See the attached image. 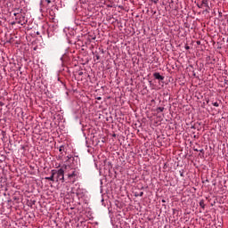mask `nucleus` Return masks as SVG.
Here are the masks:
<instances>
[{"label": "nucleus", "mask_w": 228, "mask_h": 228, "mask_svg": "<svg viewBox=\"0 0 228 228\" xmlns=\"http://www.w3.org/2000/svg\"><path fill=\"white\" fill-rule=\"evenodd\" d=\"M207 102H209V100H208Z\"/></svg>", "instance_id": "17"}, {"label": "nucleus", "mask_w": 228, "mask_h": 228, "mask_svg": "<svg viewBox=\"0 0 228 228\" xmlns=\"http://www.w3.org/2000/svg\"><path fill=\"white\" fill-rule=\"evenodd\" d=\"M64 169L68 173V179H69L71 183H76L77 179L79 177V171L76 168V166L67 162L64 165Z\"/></svg>", "instance_id": "1"}, {"label": "nucleus", "mask_w": 228, "mask_h": 228, "mask_svg": "<svg viewBox=\"0 0 228 228\" xmlns=\"http://www.w3.org/2000/svg\"><path fill=\"white\" fill-rule=\"evenodd\" d=\"M14 19H15V23L16 24H21L22 25V20H24V17L22 16V14L19 13V12H14Z\"/></svg>", "instance_id": "3"}, {"label": "nucleus", "mask_w": 228, "mask_h": 228, "mask_svg": "<svg viewBox=\"0 0 228 228\" xmlns=\"http://www.w3.org/2000/svg\"><path fill=\"white\" fill-rule=\"evenodd\" d=\"M156 111H157V113H161V112L165 111V108L164 107H158Z\"/></svg>", "instance_id": "6"}, {"label": "nucleus", "mask_w": 228, "mask_h": 228, "mask_svg": "<svg viewBox=\"0 0 228 228\" xmlns=\"http://www.w3.org/2000/svg\"><path fill=\"white\" fill-rule=\"evenodd\" d=\"M51 172L53 175L55 183H60V181H61V183L65 182V171L63 168L53 169Z\"/></svg>", "instance_id": "2"}, {"label": "nucleus", "mask_w": 228, "mask_h": 228, "mask_svg": "<svg viewBox=\"0 0 228 228\" xmlns=\"http://www.w3.org/2000/svg\"><path fill=\"white\" fill-rule=\"evenodd\" d=\"M63 149H64V146L61 145V146H60L59 151H60L61 152H63Z\"/></svg>", "instance_id": "9"}, {"label": "nucleus", "mask_w": 228, "mask_h": 228, "mask_svg": "<svg viewBox=\"0 0 228 228\" xmlns=\"http://www.w3.org/2000/svg\"><path fill=\"white\" fill-rule=\"evenodd\" d=\"M140 197H143V192H140Z\"/></svg>", "instance_id": "13"}, {"label": "nucleus", "mask_w": 228, "mask_h": 228, "mask_svg": "<svg viewBox=\"0 0 228 228\" xmlns=\"http://www.w3.org/2000/svg\"><path fill=\"white\" fill-rule=\"evenodd\" d=\"M200 208H202V209H204L205 208L204 201H200Z\"/></svg>", "instance_id": "8"}, {"label": "nucleus", "mask_w": 228, "mask_h": 228, "mask_svg": "<svg viewBox=\"0 0 228 228\" xmlns=\"http://www.w3.org/2000/svg\"><path fill=\"white\" fill-rule=\"evenodd\" d=\"M194 151H196L197 152H199V151H200V150H198V149H195Z\"/></svg>", "instance_id": "16"}, {"label": "nucleus", "mask_w": 228, "mask_h": 228, "mask_svg": "<svg viewBox=\"0 0 228 228\" xmlns=\"http://www.w3.org/2000/svg\"><path fill=\"white\" fill-rule=\"evenodd\" d=\"M47 4H51V0H46Z\"/></svg>", "instance_id": "12"}, {"label": "nucleus", "mask_w": 228, "mask_h": 228, "mask_svg": "<svg viewBox=\"0 0 228 228\" xmlns=\"http://www.w3.org/2000/svg\"><path fill=\"white\" fill-rule=\"evenodd\" d=\"M180 175H181V177H183V172H180Z\"/></svg>", "instance_id": "15"}, {"label": "nucleus", "mask_w": 228, "mask_h": 228, "mask_svg": "<svg viewBox=\"0 0 228 228\" xmlns=\"http://www.w3.org/2000/svg\"><path fill=\"white\" fill-rule=\"evenodd\" d=\"M45 179L46 180V181H53V183H54V175H53V173H52V175H50V176H46V177H45Z\"/></svg>", "instance_id": "5"}, {"label": "nucleus", "mask_w": 228, "mask_h": 228, "mask_svg": "<svg viewBox=\"0 0 228 228\" xmlns=\"http://www.w3.org/2000/svg\"><path fill=\"white\" fill-rule=\"evenodd\" d=\"M185 49H186V50L190 49V46H188V45H187V46H185Z\"/></svg>", "instance_id": "14"}, {"label": "nucleus", "mask_w": 228, "mask_h": 228, "mask_svg": "<svg viewBox=\"0 0 228 228\" xmlns=\"http://www.w3.org/2000/svg\"><path fill=\"white\" fill-rule=\"evenodd\" d=\"M153 77H155V79H159V81H163V79H165V77L161 76L159 72H155L153 74Z\"/></svg>", "instance_id": "4"}, {"label": "nucleus", "mask_w": 228, "mask_h": 228, "mask_svg": "<svg viewBox=\"0 0 228 228\" xmlns=\"http://www.w3.org/2000/svg\"><path fill=\"white\" fill-rule=\"evenodd\" d=\"M152 1V3H155V4L158 3V1H159V0H151Z\"/></svg>", "instance_id": "11"}, {"label": "nucleus", "mask_w": 228, "mask_h": 228, "mask_svg": "<svg viewBox=\"0 0 228 228\" xmlns=\"http://www.w3.org/2000/svg\"><path fill=\"white\" fill-rule=\"evenodd\" d=\"M212 104L216 107L218 108V106H220V104L217 102H212Z\"/></svg>", "instance_id": "7"}, {"label": "nucleus", "mask_w": 228, "mask_h": 228, "mask_svg": "<svg viewBox=\"0 0 228 228\" xmlns=\"http://www.w3.org/2000/svg\"><path fill=\"white\" fill-rule=\"evenodd\" d=\"M199 152H200L201 154H204V149L200 150Z\"/></svg>", "instance_id": "10"}]
</instances>
